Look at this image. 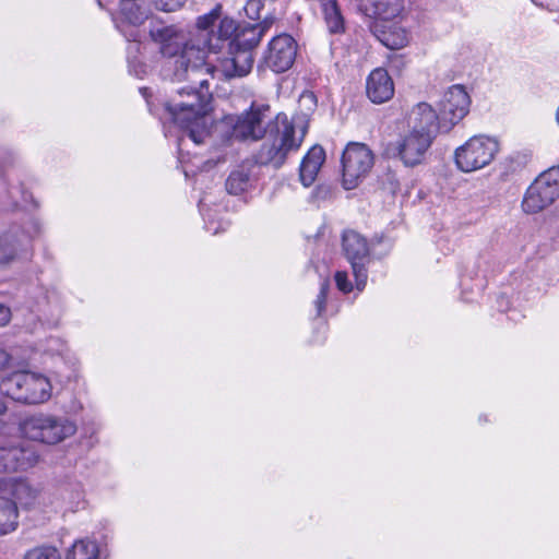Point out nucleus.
<instances>
[{
	"label": "nucleus",
	"mask_w": 559,
	"mask_h": 559,
	"mask_svg": "<svg viewBox=\"0 0 559 559\" xmlns=\"http://www.w3.org/2000/svg\"><path fill=\"white\" fill-rule=\"evenodd\" d=\"M222 5L216 4L209 13L197 19V32L186 43L177 37L162 44L160 52L174 59L175 80H191L205 85L213 75V68L206 62V52L216 53L218 45L213 41L214 28L221 17Z\"/></svg>",
	"instance_id": "nucleus-1"
},
{
	"label": "nucleus",
	"mask_w": 559,
	"mask_h": 559,
	"mask_svg": "<svg viewBox=\"0 0 559 559\" xmlns=\"http://www.w3.org/2000/svg\"><path fill=\"white\" fill-rule=\"evenodd\" d=\"M174 59H169V67L174 69ZM171 80L177 81L171 74ZM181 80L180 82H185ZM190 85L177 91V95L173 96L166 104L174 123L182 129L188 130V136L195 143L204 142L207 136V106L211 98L209 93V82L200 85L191 80H187Z\"/></svg>",
	"instance_id": "nucleus-2"
},
{
	"label": "nucleus",
	"mask_w": 559,
	"mask_h": 559,
	"mask_svg": "<svg viewBox=\"0 0 559 559\" xmlns=\"http://www.w3.org/2000/svg\"><path fill=\"white\" fill-rule=\"evenodd\" d=\"M3 395L23 404H43L52 395L48 377L29 370H20L3 377L0 381Z\"/></svg>",
	"instance_id": "nucleus-3"
},
{
	"label": "nucleus",
	"mask_w": 559,
	"mask_h": 559,
	"mask_svg": "<svg viewBox=\"0 0 559 559\" xmlns=\"http://www.w3.org/2000/svg\"><path fill=\"white\" fill-rule=\"evenodd\" d=\"M21 431L29 440L45 444H57L73 436L76 426L66 417L38 413L22 421Z\"/></svg>",
	"instance_id": "nucleus-4"
},
{
	"label": "nucleus",
	"mask_w": 559,
	"mask_h": 559,
	"mask_svg": "<svg viewBox=\"0 0 559 559\" xmlns=\"http://www.w3.org/2000/svg\"><path fill=\"white\" fill-rule=\"evenodd\" d=\"M306 132L307 127L301 121L298 123L285 121L283 129L278 130L274 140L261 145L255 155L257 163L281 167L285 163L287 155L300 147Z\"/></svg>",
	"instance_id": "nucleus-5"
},
{
	"label": "nucleus",
	"mask_w": 559,
	"mask_h": 559,
	"mask_svg": "<svg viewBox=\"0 0 559 559\" xmlns=\"http://www.w3.org/2000/svg\"><path fill=\"white\" fill-rule=\"evenodd\" d=\"M500 150L497 139L487 135H474L454 152V162L463 173L480 170L492 163Z\"/></svg>",
	"instance_id": "nucleus-6"
},
{
	"label": "nucleus",
	"mask_w": 559,
	"mask_h": 559,
	"mask_svg": "<svg viewBox=\"0 0 559 559\" xmlns=\"http://www.w3.org/2000/svg\"><path fill=\"white\" fill-rule=\"evenodd\" d=\"M270 121V106L253 103L241 115L227 116L223 123L231 129V136L236 140L259 141L266 133Z\"/></svg>",
	"instance_id": "nucleus-7"
},
{
	"label": "nucleus",
	"mask_w": 559,
	"mask_h": 559,
	"mask_svg": "<svg viewBox=\"0 0 559 559\" xmlns=\"http://www.w3.org/2000/svg\"><path fill=\"white\" fill-rule=\"evenodd\" d=\"M559 198V166L540 174L528 187L522 201V209L527 214L538 213L551 205Z\"/></svg>",
	"instance_id": "nucleus-8"
},
{
	"label": "nucleus",
	"mask_w": 559,
	"mask_h": 559,
	"mask_svg": "<svg viewBox=\"0 0 559 559\" xmlns=\"http://www.w3.org/2000/svg\"><path fill=\"white\" fill-rule=\"evenodd\" d=\"M374 163L371 150L362 143H349L343 152V186L346 190L355 189L369 174Z\"/></svg>",
	"instance_id": "nucleus-9"
},
{
	"label": "nucleus",
	"mask_w": 559,
	"mask_h": 559,
	"mask_svg": "<svg viewBox=\"0 0 559 559\" xmlns=\"http://www.w3.org/2000/svg\"><path fill=\"white\" fill-rule=\"evenodd\" d=\"M471 98L462 85H452L439 103L441 132H449L469 111Z\"/></svg>",
	"instance_id": "nucleus-10"
},
{
	"label": "nucleus",
	"mask_w": 559,
	"mask_h": 559,
	"mask_svg": "<svg viewBox=\"0 0 559 559\" xmlns=\"http://www.w3.org/2000/svg\"><path fill=\"white\" fill-rule=\"evenodd\" d=\"M342 247L349 261L356 280V286L361 290L367 282L366 263L369 260L367 239L355 230H346L342 237Z\"/></svg>",
	"instance_id": "nucleus-11"
},
{
	"label": "nucleus",
	"mask_w": 559,
	"mask_h": 559,
	"mask_svg": "<svg viewBox=\"0 0 559 559\" xmlns=\"http://www.w3.org/2000/svg\"><path fill=\"white\" fill-rule=\"evenodd\" d=\"M432 141L433 135L429 132L411 130L396 144L400 159L408 167L421 164Z\"/></svg>",
	"instance_id": "nucleus-12"
},
{
	"label": "nucleus",
	"mask_w": 559,
	"mask_h": 559,
	"mask_svg": "<svg viewBox=\"0 0 559 559\" xmlns=\"http://www.w3.org/2000/svg\"><path fill=\"white\" fill-rule=\"evenodd\" d=\"M297 55V43L287 34L274 37L269 44L265 62L274 72L282 73L290 69Z\"/></svg>",
	"instance_id": "nucleus-13"
},
{
	"label": "nucleus",
	"mask_w": 559,
	"mask_h": 559,
	"mask_svg": "<svg viewBox=\"0 0 559 559\" xmlns=\"http://www.w3.org/2000/svg\"><path fill=\"white\" fill-rule=\"evenodd\" d=\"M143 3L144 0H120L115 22L128 40H138L139 32L134 27L143 24L147 17Z\"/></svg>",
	"instance_id": "nucleus-14"
},
{
	"label": "nucleus",
	"mask_w": 559,
	"mask_h": 559,
	"mask_svg": "<svg viewBox=\"0 0 559 559\" xmlns=\"http://www.w3.org/2000/svg\"><path fill=\"white\" fill-rule=\"evenodd\" d=\"M252 48L246 46V48H241L231 52L230 57H226L219 60L218 64L215 66L209 59V53L206 52V62L213 68V75L209 78L214 79L216 75H222L226 79L243 76L247 75L253 64V56L251 52Z\"/></svg>",
	"instance_id": "nucleus-15"
},
{
	"label": "nucleus",
	"mask_w": 559,
	"mask_h": 559,
	"mask_svg": "<svg viewBox=\"0 0 559 559\" xmlns=\"http://www.w3.org/2000/svg\"><path fill=\"white\" fill-rule=\"evenodd\" d=\"M0 492L15 503L17 511L19 507L33 509L39 503V489L23 478L0 479Z\"/></svg>",
	"instance_id": "nucleus-16"
},
{
	"label": "nucleus",
	"mask_w": 559,
	"mask_h": 559,
	"mask_svg": "<svg viewBox=\"0 0 559 559\" xmlns=\"http://www.w3.org/2000/svg\"><path fill=\"white\" fill-rule=\"evenodd\" d=\"M368 98L374 104H383L394 95V83L388 71L378 68L368 76L366 83Z\"/></svg>",
	"instance_id": "nucleus-17"
},
{
	"label": "nucleus",
	"mask_w": 559,
	"mask_h": 559,
	"mask_svg": "<svg viewBox=\"0 0 559 559\" xmlns=\"http://www.w3.org/2000/svg\"><path fill=\"white\" fill-rule=\"evenodd\" d=\"M37 462L31 450L20 447L0 448V473L24 471Z\"/></svg>",
	"instance_id": "nucleus-18"
},
{
	"label": "nucleus",
	"mask_w": 559,
	"mask_h": 559,
	"mask_svg": "<svg viewBox=\"0 0 559 559\" xmlns=\"http://www.w3.org/2000/svg\"><path fill=\"white\" fill-rule=\"evenodd\" d=\"M359 10L367 16L394 20L404 13V0H360Z\"/></svg>",
	"instance_id": "nucleus-19"
},
{
	"label": "nucleus",
	"mask_w": 559,
	"mask_h": 559,
	"mask_svg": "<svg viewBox=\"0 0 559 559\" xmlns=\"http://www.w3.org/2000/svg\"><path fill=\"white\" fill-rule=\"evenodd\" d=\"M408 122L412 130L429 132L433 138L438 131H441L440 114H437L428 103H418L414 106L409 112Z\"/></svg>",
	"instance_id": "nucleus-20"
},
{
	"label": "nucleus",
	"mask_w": 559,
	"mask_h": 559,
	"mask_svg": "<svg viewBox=\"0 0 559 559\" xmlns=\"http://www.w3.org/2000/svg\"><path fill=\"white\" fill-rule=\"evenodd\" d=\"M325 162V151L320 145H313L304 156L299 167V179L305 187H310Z\"/></svg>",
	"instance_id": "nucleus-21"
},
{
	"label": "nucleus",
	"mask_w": 559,
	"mask_h": 559,
	"mask_svg": "<svg viewBox=\"0 0 559 559\" xmlns=\"http://www.w3.org/2000/svg\"><path fill=\"white\" fill-rule=\"evenodd\" d=\"M19 511L15 503L0 492V535L9 534L17 527Z\"/></svg>",
	"instance_id": "nucleus-22"
},
{
	"label": "nucleus",
	"mask_w": 559,
	"mask_h": 559,
	"mask_svg": "<svg viewBox=\"0 0 559 559\" xmlns=\"http://www.w3.org/2000/svg\"><path fill=\"white\" fill-rule=\"evenodd\" d=\"M274 23L275 17L273 15H267L263 19L262 22L246 27L242 33L243 39L240 41V44L248 46L249 48L257 47L260 44L262 37L273 26Z\"/></svg>",
	"instance_id": "nucleus-23"
},
{
	"label": "nucleus",
	"mask_w": 559,
	"mask_h": 559,
	"mask_svg": "<svg viewBox=\"0 0 559 559\" xmlns=\"http://www.w3.org/2000/svg\"><path fill=\"white\" fill-rule=\"evenodd\" d=\"M66 559H100L99 546L90 538L75 540L68 550Z\"/></svg>",
	"instance_id": "nucleus-24"
},
{
	"label": "nucleus",
	"mask_w": 559,
	"mask_h": 559,
	"mask_svg": "<svg viewBox=\"0 0 559 559\" xmlns=\"http://www.w3.org/2000/svg\"><path fill=\"white\" fill-rule=\"evenodd\" d=\"M378 38L385 47L394 50L404 48L409 41L407 31L397 25L381 31Z\"/></svg>",
	"instance_id": "nucleus-25"
},
{
	"label": "nucleus",
	"mask_w": 559,
	"mask_h": 559,
	"mask_svg": "<svg viewBox=\"0 0 559 559\" xmlns=\"http://www.w3.org/2000/svg\"><path fill=\"white\" fill-rule=\"evenodd\" d=\"M60 497L70 511H76L84 507V490L81 484L68 485L60 489Z\"/></svg>",
	"instance_id": "nucleus-26"
},
{
	"label": "nucleus",
	"mask_w": 559,
	"mask_h": 559,
	"mask_svg": "<svg viewBox=\"0 0 559 559\" xmlns=\"http://www.w3.org/2000/svg\"><path fill=\"white\" fill-rule=\"evenodd\" d=\"M237 25L236 22L228 16H221L217 21L216 31H214L213 41L218 45V50L222 48V44L236 33Z\"/></svg>",
	"instance_id": "nucleus-27"
},
{
	"label": "nucleus",
	"mask_w": 559,
	"mask_h": 559,
	"mask_svg": "<svg viewBox=\"0 0 559 559\" xmlns=\"http://www.w3.org/2000/svg\"><path fill=\"white\" fill-rule=\"evenodd\" d=\"M249 173L243 169L234 170L226 180V189L230 194L238 195L249 187Z\"/></svg>",
	"instance_id": "nucleus-28"
},
{
	"label": "nucleus",
	"mask_w": 559,
	"mask_h": 559,
	"mask_svg": "<svg viewBox=\"0 0 559 559\" xmlns=\"http://www.w3.org/2000/svg\"><path fill=\"white\" fill-rule=\"evenodd\" d=\"M23 559H61V557L57 548L41 546L28 550Z\"/></svg>",
	"instance_id": "nucleus-29"
},
{
	"label": "nucleus",
	"mask_w": 559,
	"mask_h": 559,
	"mask_svg": "<svg viewBox=\"0 0 559 559\" xmlns=\"http://www.w3.org/2000/svg\"><path fill=\"white\" fill-rule=\"evenodd\" d=\"M15 258V247L9 236H0V263H9Z\"/></svg>",
	"instance_id": "nucleus-30"
},
{
	"label": "nucleus",
	"mask_w": 559,
	"mask_h": 559,
	"mask_svg": "<svg viewBox=\"0 0 559 559\" xmlns=\"http://www.w3.org/2000/svg\"><path fill=\"white\" fill-rule=\"evenodd\" d=\"M262 9L263 3L261 0H248L243 8L246 15L253 21L260 17Z\"/></svg>",
	"instance_id": "nucleus-31"
},
{
	"label": "nucleus",
	"mask_w": 559,
	"mask_h": 559,
	"mask_svg": "<svg viewBox=\"0 0 559 559\" xmlns=\"http://www.w3.org/2000/svg\"><path fill=\"white\" fill-rule=\"evenodd\" d=\"M335 283H336V286L337 288L343 292V293H349L352 292V284L350 282L348 281V276H347V273L344 272V271H337L335 273Z\"/></svg>",
	"instance_id": "nucleus-32"
},
{
	"label": "nucleus",
	"mask_w": 559,
	"mask_h": 559,
	"mask_svg": "<svg viewBox=\"0 0 559 559\" xmlns=\"http://www.w3.org/2000/svg\"><path fill=\"white\" fill-rule=\"evenodd\" d=\"M154 1L158 9L166 11V12H171V11L179 9L185 2V0H154Z\"/></svg>",
	"instance_id": "nucleus-33"
},
{
	"label": "nucleus",
	"mask_w": 559,
	"mask_h": 559,
	"mask_svg": "<svg viewBox=\"0 0 559 559\" xmlns=\"http://www.w3.org/2000/svg\"><path fill=\"white\" fill-rule=\"evenodd\" d=\"M328 290H329V284H328V282H323L322 285H321L320 293H319V295L317 297V300H316L317 312H318L319 316L324 310Z\"/></svg>",
	"instance_id": "nucleus-34"
},
{
	"label": "nucleus",
	"mask_w": 559,
	"mask_h": 559,
	"mask_svg": "<svg viewBox=\"0 0 559 559\" xmlns=\"http://www.w3.org/2000/svg\"><path fill=\"white\" fill-rule=\"evenodd\" d=\"M12 312L9 306L0 302V326L7 325L11 321Z\"/></svg>",
	"instance_id": "nucleus-35"
},
{
	"label": "nucleus",
	"mask_w": 559,
	"mask_h": 559,
	"mask_svg": "<svg viewBox=\"0 0 559 559\" xmlns=\"http://www.w3.org/2000/svg\"><path fill=\"white\" fill-rule=\"evenodd\" d=\"M299 103L301 105H309L310 108L314 107L317 104L316 96L312 92H305L304 94H301Z\"/></svg>",
	"instance_id": "nucleus-36"
},
{
	"label": "nucleus",
	"mask_w": 559,
	"mask_h": 559,
	"mask_svg": "<svg viewBox=\"0 0 559 559\" xmlns=\"http://www.w3.org/2000/svg\"><path fill=\"white\" fill-rule=\"evenodd\" d=\"M9 355L5 350L0 349V369L4 368L9 362Z\"/></svg>",
	"instance_id": "nucleus-37"
},
{
	"label": "nucleus",
	"mask_w": 559,
	"mask_h": 559,
	"mask_svg": "<svg viewBox=\"0 0 559 559\" xmlns=\"http://www.w3.org/2000/svg\"><path fill=\"white\" fill-rule=\"evenodd\" d=\"M7 404L0 399V415H3L7 412Z\"/></svg>",
	"instance_id": "nucleus-38"
}]
</instances>
